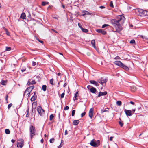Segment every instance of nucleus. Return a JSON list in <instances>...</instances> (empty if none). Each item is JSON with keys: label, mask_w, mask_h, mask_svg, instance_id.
I'll return each mask as SVG.
<instances>
[{"label": "nucleus", "mask_w": 148, "mask_h": 148, "mask_svg": "<svg viewBox=\"0 0 148 148\" xmlns=\"http://www.w3.org/2000/svg\"><path fill=\"white\" fill-rule=\"evenodd\" d=\"M42 90L45 91H46L47 89V86L46 85H43L42 87Z\"/></svg>", "instance_id": "obj_24"}, {"label": "nucleus", "mask_w": 148, "mask_h": 148, "mask_svg": "<svg viewBox=\"0 0 148 148\" xmlns=\"http://www.w3.org/2000/svg\"><path fill=\"white\" fill-rule=\"evenodd\" d=\"M124 112L127 116H131L132 114V111L131 110L125 109Z\"/></svg>", "instance_id": "obj_7"}, {"label": "nucleus", "mask_w": 148, "mask_h": 148, "mask_svg": "<svg viewBox=\"0 0 148 148\" xmlns=\"http://www.w3.org/2000/svg\"><path fill=\"white\" fill-rule=\"evenodd\" d=\"M30 136L31 138L35 135L36 130L35 127L32 125L30 126L29 128Z\"/></svg>", "instance_id": "obj_2"}, {"label": "nucleus", "mask_w": 148, "mask_h": 148, "mask_svg": "<svg viewBox=\"0 0 148 148\" xmlns=\"http://www.w3.org/2000/svg\"><path fill=\"white\" fill-rule=\"evenodd\" d=\"M100 8H101V9H103L105 7L103 6H100Z\"/></svg>", "instance_id": "obj_57"}, {"label": "nucleus", "mask_w": 148, "mask_h": 148, "mask_svg": "<svg viewBox=\"0 0 148 148\" xmlns=\"http://www.w3.org/2000/svg\"><path fill=\"white\" fill-rule=\"evenodd\" d=\"M37 110L39 114L41 116L44 114V110L40 106H38L37 108Z\"/></svg>", "instance_id": "obj_5"}, {"label": "nucleus", "mask_w": 148, "mask_h": 148, "mask_svg": "<svg viewBox=\"0 0 148 148\" xmlns=\"http://www.w3.org/2000/svg\"><path fill=\"white\" fill-rule=\"evenodd\" d=\"M90 91L91 92L93 93H95L96 91V89L95 88L93 87H92L90 89Z\"/></svg>", "instance_id": "obj_16"}, {"label": "nucleus", "mask_w": 148, "mask_h": 148, "mask_svg": "<svg viewBox=\"0 0 148 148\" xmlns=\"http://www.w3.org/2000/svg\"><path fill=\"white\" fill-rule=\"evenodd\" d=\"M119 124L120 125L121 127H122L123 125V123L121 121H119Z\"/></svg>", "instance_id": "obj_43"}, {"label": "nucleus", "mask_w": 148, "mask_h": 148, "mask_svg": "<svg viewBox=\"0 0 148 148\" xmlns=\"http://www.w3.org/2000/svg\"><path fill=\"white\" fill-rule=\"evenodd\" d=\"M99 140L96 141L94 139L92 140L90 143L91 145L94 147H97L99 145Z\"/></svg>", "instance_id": "obj_3"}, {"label": "nucleus", "mask_w": 148, "mask_h": 148, "mask_svg": "<svg viewBox=\"0 0 148 148\" xmlns=\"http://www.w3.org/2000/svg\"><path fill=\"white\" fill-rule=\"evenodd\" d=\"M130 103L132 104V105H134V104H135L134 103V102L133 101H130Z\"/></svg>", "instance_id": "obj_55"}, {"label": "nucleus", "mask_w": 148, "mask_h": 148, "mask_svg": "<svg viewBox=\"0 0 148 148\" xmlns=\"http://www.w3.org/2000/svg\"><path fill=\"white\" fill-rule=\"evenodd\" d=\"M11 142L13 143H14L15 142V140L13 139H12L11 140Z\"/></svg>", "instance_id": "obj_59"}, {"label": "nucleus", "mask_w": 148, "mask_h": 148, "mask_svg": "<svg viewBox=\"0 0 148 148\" xmlns=\"http://www.w3.org/2000/svg\"><path fill=\"white\" fill-rule=\"evenodd\" d=\"M11 48L6 47L5 51H9L11 50Z\"/></svg>", "instance_id": "obj_31"}, {"label": "nucleus", "mask_w": 148, "mask_h": 148, "mask_svg": "<svg viewBox=\"0 0 148 148\" xmlns=\"http://www.w3.org/2000/svg\"><path fill=\"white\" fill-rule=\"evenodd\" d=\"M107 94V92L106 91H105L103 92H100L98 95L97 97H99L101 96H104L106 95Z\"/></svg>", "instance_id": "obj_13"}, {"label": "nucleus", "mask_w": 148, "mask_h": 148, "mask_svg": "<svg viewBox=\"0 0 148 148\" xmlns=\"http://www.w3.org/2000/svg\"><path fill=\"white\" fill-rule=\"evenodd\" d=\"M86 113L85 112H84L82 113L81 114V117H83L84 116H85V115Z\"/></svg>", "instance_id": "obj_40"}, {"label": "nucleus", "mask_w": 148, "mask_h": 148, "mask_svg": "<svg viewBox=\"0 0 148 148\" xmlns=\"http://www.w3.org/2000/svg\"><path fill=\"white\" fill-rule=\"evenodd\" d=\"M99 83L103 85L104 83H106L107 82L106 80L103 78H102L98 81Z\"/></svg>", "instance_id": "obj_9"}, {"label": "nucleus", "mask_w": 148, "mask_h": 148, "mask_svg": "<svg viewBox=\"0 0 148 148\" xmlns=\"http://www.w3.org/2000/svg\"><path fill=\"white\" fill-rule=\"evenodd\" d=\"M36 64V62H32V65L33 66H34Z\"/></svg>", "instance_id": "obj_50"}, {"label": "nucleus", "mask_w": 148, "mask_h": 148, "mask_svg": "<svg viewBox=\"0 0 148 148\" xmlns=\"http://www.w3.org/2000/svg\"><path fill=\"white\" fill-rule=\"evenodd\" d=\"M139 12L140 14V16H145L148 15V12L146 10L142 9H140Z\"/></svg>", "instance_id": "obj_6"}, {"label": "nucleus", "mask_w": 148, "mask_h": 148, "mask_svg": "<svg viewBox=\"0 0 148 148\" xmlns=\"http://www.w3.org/2000/svg\"><path fill=\"white\" fill-rule=\"evenodd\" d=\"M36 93L35 92H34V95L32 96V97L31 98V100L32 101H34L36 98Z\"/></svg>", "instance_id": "obj_15"}, {"label": "nucleus", "mask_w": 148, "mask_h": 148, "mask_svg": "<svg viewBox=\"0 0 148 148\" xmlns=\"http://www.w3.org/2000/svg\"><path fill=\"white\" fill-rule=\"evenodd\" d=\"M114 64L117 66H118L121 67L122 65H123V63H122L120 61H115L114 62Z\"/></svg>", "instance_id": "obj_12"}, {"label": "nucleus", "mask_w": 148, "mask_h": 148, "mask_svg": "<svg viewBox=\"0 0 148 148\" xmlns=\"http://www.w3.org/2000/svg\"><path fill=\"white\" fill-rule=\"evenodd\" d=\"M12 106V103H10V104H8V109H10V108Z\"/></svg>", "instance_id": "obj_42"}, {"label": "nucleus", "mask_w": 148, "mask_h": 148, "mask_svg": "<svg viewBox=\"0 0 148 148\" xmlns=\"http://www.w3.org/2000/svg\"><path fill=\"white\" fill-rule=\"evenodd\" d=\"M54 117V116L53 114H51L49 117V120L50 121L52 120Z\"/></svg>", "instance_id": "obj_30"}, {"label": "nucleus", "mask_w": 148, "mask_h": 148, "mask_svg": "<svg viewBox=\"0 0 148 148\" xmlns=\"http://www.w3.org/2000/svg\"><path fill=\"white\" fill-rule=\"evenodd\" d=\"M64 93H63L61 95V98H62L64 97Z\"/></svg>", "instance_id": "obj_44"}, {"label": "nucleus", "mask_w": 148, "mask_h": 148, "mask_svg": "<svg viewBox=\"0 0 148 148\" xmlns=\"http://www.w3.org/2000/svg\"><path fill=\"white\" fill-rule=\"evenodd\" d=\"M96 31L99 33H101L103 35H105L106 34V32L103 30L101 29L96 30Z\"/></svg>", "instance_id": "obj_11"}, {"label": "nucleus", "mask_w": 148, "mask_h": 148, "mask_svg": "<svg viewBox=\"0 0 148 148\" xmlns=\"http://www.w3.org/2000/svg\"><path fill=\"white\" fill-rule=\"evenodd\" d=\"M43 142V139H42L41 140V142L42 143Z\"/></svg>", "instance_id": "obj_61"}, {"label": "nucleus", "mask_w": 148, "mask_h": 148, "mask_svg": "<svg viewBox=\"0 0 148 148\" xmlns=\"http://www.w3.org/2000/svg\"><path fill=\"white\" fill-rule=\"evenodd\" d=\"M67 134V130H66L65 132V135H66Z\"/></svg>", "instance_id": "obj_56"}, {"label": "nucleus", "mask_w": 148, "mask_h": 148, "mask_svg": "<svg viewBox=\"0 0 148 148\" xmlns=\"http://www.w3.org/2000/svg\"><path fill=\"white\" fill-rule=\"evenodd\" d=\"M67 85V84L66 83H65L64 84V87H65Z\"/></svg>", "instance_id": "obj_63"}, {"label": "nucleus", "mask_w": 148, "mask_h": 148, "mask_svg": "<svg viewBox=\"0 0 148 148\" xmlns=\"http://www.w3.org/2000/svg\"><path fill=\"white\" fill-rule=\"evenodd\" d=\"M8 97V95H7L6 96V98H5L6 100V101L7 100Z\"/></svg>", "instance_id": "obj_64"}, {"label": "nucleus", "mask_w": 148, "mask_h": 148, "mask_svg": "<svg viewBox=\"0 0 148 148\" xmlns=\"http://www.w3.org/2000/svg\"><path fill=\"white\" fill-rule=\"evenodd\" d=\"M82 13H83L82 16H84L85 15H90L91 13L86 11H83Z\"/></svg>", "instance_id": "obj_17"}, {"label": "nucleus", "mask_w": 148, "mask_h": 148, "mask_svg": "<svg viewBox=\"0 0 148 148\" xmlns=\"http://www.w3.org/2000/svg\"><path fill=\"white\" fill-rule=\"evenodd\" d=\"M24 145V141L23 139H20L18 141L17 146L18 148H22Z\"/></svg>", "instance_id": "obj_4"}, {"label": "nucleus", "mask_w": 148, "mask_h": 148, "mask_svg": "<svg viewBox=\"0 0 148 148\" xmlns=\"http://www.w3.org/2000/svg\"><path fill=\"white\" fill-rule=\"evenodd\" d=\"M108 26H109L108 25L105 24L102 25V28H104L105 27H106Z\"/></svg>", "instance_id": "obj_39"}, {"label": "nucleus", "mask_w": 148, "mask_h": 148, "mask_svg": "<svg viewBox=\"0 0 148 148\" xmlns=\"http://www.w3.org/2000/svg\"><path fill=\"white\" fill-rule=\"evenodd\" d=\"M53 81H54V80L53 79H51L50 80V83L52 85H53L54 84Z\"/></svg>", "instance_id": "obj_33"}, {"label": "nucleus", "mask_w": 148, "mask_h": 148, "mask_svg": "<svg viewBox=\"0 0 148 148\" xmlns=\"http://www.w3.org/2000/svg\"><path fill=\"white\" fill-rule=\"evenodd\" d=\"M49 3V2H43L42 3V5L43 6H45L46 5L48 4Z\"/></svg>", "instance_id": "obj_32"}, {"label": "nucleus", "mask_w": 148, "mask_h": 148, "mask_svg": "<svg viewBox=\"0 0 148 148\" xmlns=\"http://www.w3.org/2000/svg\"><path fill=\"white\" fill-rule=\"evenodd\" d=\"M78 94V92H77L75 93V95L74 97L75 98V99H74V100L77 99H76V98L77 97V94Z\"/></svg>", "instance_id": "obj_34"}, {"label": "nucleus", "mask_w": 148, "mask_h": 148, "mask_svg": "<svg viewBox=\"0 0 148 148\" xmlns=\"http://www.w3.org/2000/svg\"><path fill=\"white\" fill-rule=\"evenodd\" d=\"M1 84L3 85H5L6 84V81L2 80L1 82Z\"/></svg>", "instance_id": "obj_23"}, {"label": "nucleus", "mask_w": 148, "mask_h": 148, "mask_svg": "<svg viewBox=\"0 0 148 148\" xmlns=\"http://www.w3.org/2000/svg\"><path fill=\"white\" fill-rule=\"evenodd\" d=\"M54 139L53 138H52L50 139L49 141L51 143H52L54 142Z\"/></svg>", "instance_id": "obj_35"}, {"label": "nucleus", "mask_w": 148, "mask_h": 148, "mask_svg": "<svg viewBox=\"0 0 148 148\" xmlns=\"http://www.w3.org/2000/svg\"><path fill=\"white\" fill-rule=\"evenodd\" d=\"M91 44H92V45L93 47L94 48H95V40H92L91 41Z\"/></svg>", "instance_id": "obj_21"}, {"label": "nucleus", "mask_w": 148, "mask_h": 148, "mask_svg": "<svg viewBox=\"0 0 148 148\" xmlns=\"http://www.w3.org/2000/svg\"><path fill=\"white\" fill-rule=\"evenodd\" d=\"M69 108L68 106H66L64 108V110H68Z\"/></svg>", "instance_id": "obj_37"}, {"label": "nucleus", "mask_w": 148, "mask_h": 148, "mask_svg": "<svg viewBox=\"0 0 148 148\" xmlns=\"http://www.w3.org/2000/svg\"><path fill=\"white\" fill-rule=\"evenodd\" d=\"M130 43L131 44H134L135 43V41L134 40H132L130 41Z\"/></svg>", "instance_id": "obj_41"}, {"label": "nucleus", "mask_w": 148, "mask_h": 148, "mask_svg": "<svg viewBox=\"0 0 148 148\" xmlns=\"http://www.w3.org/2000/svg\"><path fill=\"white\" fill-rule=\"evenodd\" d=\"M31 92H30V90H29V88H27L26 89V90H25V92H24V94L23 95H25L26 94L27 95H28V96H29V95H31V94H30V93Z\"/></svg>", "instance_id": "obj_10"}, {"label": "nucleus", "mask_w": 148, "mask_h": 148, "mask_svg": "<svg viewBox=\"0 0 148 148\" xmlns=\"http://www.w3.org/2000/svg\"><path fill=\"white\" fill-rule=\"evenodd\" d=\"M29 112L27 111V114H26V116L27 117H28L29 116Z\"/></svg>", "instance_id": "obj_53"}, {"label": "nucleus", "mask_w": 148, "mask_h": 148, "mask_svg": "<svg viewBox=\"0 0 148 148\" xmlns=\"http://www.w3.org/2000/svg\"><path fill=\"white\" fill-rule=\"evenodd\" d=\"M118 19L113 20L112 21V23L113 26V29L115 32L120 33L122 30L121 25L124 23L125 20V18L122 15L119 16L118 17Z\"/></svg>", "instance_id": "obj_1"}, {"label": "nucleus", "mask_w": 148, "mask_h": 148, "mask_svg": "<svg viewBox=\"0 0 148 148\" xmlns=\"http://www.w3.org/2000/svg\"><path fill=\"white\" fill-rule=\"evenodd\" d=\"M92 86H90V85H88L87 87V88L89 89L90 90V88H91Z\"/></svg>", "instance_id": "obj_48"}, {"label": "nucleus", "mask_w": 148, "mask_h": 148, "mask_svg": "<svg viewBox=\"0 0 148 148\" xmlns=\"http://www.w3.org/2000/svg\"><path fill=\"white\" fill-rule=\"evenodd\" d=\"M110 6L111 7H112V8H113V7H114L113 5V2H112V1H110Z\"/></svg>", "instance_id": "obj_38"}, {"label": "nucleus", "mask_w": 148, "mask_h": 148, "mask_svg": "<svg viewBox=\"0 0 148 148\" xmlns=\"http://www.w3.org/2000/svg\"><path fill=\"white\" fill-rule=\"evenodd\" d=\"M61 75V74L60 73H58L57 75L59 76H60Z\"/></svg>", "instance_id": "obj_58"}, {"label": "nucleus", "mask_w": 148, "mask_h": 148, "mask_svg": "<svg viewBox=\"0 0 148 148\" xmlns=\"http://www.w3.org/2000/svg\"><path fill=\"white\" fill-rule=\"evenodd\" d=\"M35 83H36L35 81L34 80L32 81L31 82H30L29 81H28L27 84L28 86H30L31 84H35Z\"/></svg>", "instance_id": "obj_20"}, {"label": "nucleus", "mask_w": 148, "mask_h": 148, "mask_svg": "<svg viewBox=\"0 0 148 148\" xmlns=\"http://www.w3.org/2000/svg\"><path fill=\"white\" fill-rule=\"evenodd\" d=\"M113 138V137H111L110 138L109 140L110 141H112V138Z\"/></svg>", "instance_id": "obj_51"}, {"label": "nucleus", "mask_w": 148, "mask_h": 148, "mask_svg": "<svg viewBox=\"0 0 148 148\" xmlns=\"http://www.w3.org/2000/svg\"><path fill=\"white\" fill-rule=\"evenodd\" d=\"M34 86H32L28 87L29 89L30 90V92H31V91L32 90L34 89Z\"/></svg>", "instance_id": "obj_25"}, {"label": "nucleus", "mask_w": 148, "mask_h": 148, "mask_svg": "<svg viewBox=\"0 0 148 148\" xmlns=\"http://www.w3.org/2000/svg\"><path fill=\"white\" fill-rule=\"evenodd\" d=\"M62 143V142H61ZM61 144H62V143H61V144H60V145H59L58 147V148H60L61 147H62V145H61Z\"/></svg>", "instance_id": "obj_54"}, {"label": "nucleus", "mask_w": 148, "mask_h": 148, "mask_svg": "<svg viewBox=\"0 0 148 148\" xmlns=\"http://www.w3.org/2000/svg\"><path fill=\"white\" fill-rule=\"evenodd\" d=\"M135 110H136V109H134L132 110V112H133L134 113L135 112Z\"/></svg>", "instance_id": "obj_62"}, {"label": "nucleus", "mask_w": 148, "mask_h": 148, "mask_svg": "<svg viewBox=\"0 0 148 148\" xmlns=\"http://www.w3.org/2000/svg\"><path fill=\"white\" fill-rule=\"evenodd\" d=\"M131 90L132 92H134L135 90H136V88L134 86H132L131 87Z\"/></svg>", "instance_id": "obj_28"}, {"label": "nucleus", "mask_w": 148, "mask_h": 148, "mask_svg": "<svg viewBox=\"0 0 148 148\" xmlns=\"http://www.w3.org/2000/svg\"><path fill=\"white\" fill-rule=\"evenodd\" d=\"M94 109L92 108L90 109L89 112V116L92 119L93 116Z\"/></svg>", "instance_id": "obj_8"}, {"label": "nucleus", "mask_w": 148, "mask_h": 148, "mask_svg": "<svg viewBox=\"0 0 148 148\" xmlns=\"http://www.w3.org/2000/svg\"><path fill=\"white\" fill-rule=\"evenodd\" d=\"M114 59H116V60H117V59H121V58H120L118 56H116V57H115L114 58Z\"/></svg>", "instance_id": "obj_46"}, {"label": "nucleus", "mask_w": 148, "mask_h": 148, "mask_svg": "<svg viewBox=\"0 0 148 148\" xmlns=\"http://www.w3.org/2000/svg\"><path fill=\"white\" fill-rule=\"evenodd\" d=\"M121 68H123L126 71H128L129 69V68L127 66H126L123 64V65H122Z\"/></svg>", "instance_id": "obj_19"}, {"label": "nucleus", "mask_w": 148, "mask_h": 148, "mask_svg": "<svg viewBox=\"0 0 148 148\" xmlns=\"http://www.w3.org/2000/svg\"><path fill=\"white\" fill-rule=\"evenodd\" d=\"M5 132L6 134H9L10 133V131L8 129H6L5 130Z\"/></svg>", "instance_id": "obj_29"}, {"label": "nucleus", "mask_w": 148, "mask_h": 148, "mask_svg": "<svg viewBox=\"0 0 148 148\" xmlns=\"http://www.w3.org/2000/svg\"><path fill=\"white\" fill-rule=\"evenodd\" d=\"M122 104L121 102L120 101H118L116 102V104L118 106H120Z\"/></svg>", "instance_id": "obj_27"}, {"label": "nucleus", "mask_w": 148, "mask_h": 148, "mask_svg": "<svg viewBox=\"0 0 148 148\" xmlns=\"http://www.w3.org/2000/svg\"><path fill=\"white\" fill-rule=\"evenodd\" d=\"M37 40L39 41L40 42V43H43V41H41V40H40L39 39H37Z\"/></svg>", "instance_id": "obj_52"}, {"label": "nucleus", "mask_w": 148, "mask_h": 148, "mask_svg": "<svg viewBox=\"0 0 148 148\" xmlns=\"http://www.w3.org/2000/svg\"><path fill=\"white\" fill-rule=\"evenodd\" d=\"M25 14L24 13H22L20 17L23 19H24L25 17Z\"/></svg>", "instance_id": "obj_22"}, {"label": "nucleus", "mask_w": 148, "mask_h": 148, "mask_svg": "<svg viewBox=\"0 0 148 148\" xmlns=\"http://www.w3.org/2000/svg\"><path fill=\"white\" fill-rule=\"evenodd\" d=\"M78 25L81 29H82V28H83L82 26L81 25L80 23H78Z\"/></svg>", "instance_id": "obj_47"}, {"label": "nucleus", "mask_w": 148, "mask_h": 148, "mask_svg": "<svg viewBox=\"0 0 148 148\" xmlns=\"http://www.w3.org/2000/svg\"><path fill=\"white\" fill-rule=\"evenodd\" d=\"M26 70V69L25 68H23L21 70V71L22 73L24 72Z\"/></svg>", "instance_id": "obj_49"}, {"label": "nucleus", "mask_w": 148, "mask_h": 148, "mask_svg": "<svg viewBox=\"0 0 148 148\" xmlns=\"http://www.w3.org/2000/svg\"><path fill=\"white\" fill-rule=\"evenodd\" d=\"M90 82L92 84H94L97 86H99V84L96 81L94 80H90Z\"/></svg>", "instance_id": "obj_14"}, {"label": "nucleus", "mask_w": 148, "mask_h": 148, "mask_svg": "<svg viewBox=\"0 0 148 148\" xmlns=\"http://www.w3.org/2000/svg\"><path fill=\"white\" fill-rule=\"evenodd\" d=\"M79 122V120H75L73 121V124L74 125H76L78 124Z\"/></svg>", "instance_id": "obj_18"}, {"label": "nucleus", "mask_w": 148, "mask_h": 148, "mask_svg": "<svg viewBox=\"0 0 148 148\" xmlns=\"http://www.w3.org/2000/svg\"><path fill=\"white\" fill-rule=\"evenodd\" d=\"M52 30H53V32H55V33H58V32H57V31H56V30H54V29H52Z\"/></svg>", "instance_id": "obj_60"}, {"label": "nucleus", "mask_w": 148, "mask_h": 148, "mask_svg": "<svg viewBox=\"0 0 148 148\" xmlns=\"http://www.w3.org/2000/svg\"><path fill=\"white\" fill-rule=\"evenodd\" d=\"M5 31L6 32V34L7 35H10V33L7 29H5Z\"/></svg>", "instance_id": "obj_45"}, {"label": "nucleus", "mask_w": 148, "mask_h": 148, "mask_svg": "<svg viewBox=\"0 0 148 148\" xmlns=\"http://www.w3.org/2000/svg\"><path fill=\"white\" fill-rule=\"evenodd\" d=\"M75 110H73L72 112L71 115L72 116H73L75 114Z\"/></svg>", "instance_id": "obj_36"}, {"label": "nucleus", "mask_w": 148, "mask_h": 148, "mask_svg": "<svg viewBox=\"0 0 148 148\" xmlns=\"http://www.w3.org/2000/svg\"><path fill=\"white\" fill-rule=\"evenodd\" d=\"M81 30L84 32H88V30L86 29H84L83 28H82Z\"/></svg>", "instance_id": "obj_26"}]
</instances>
